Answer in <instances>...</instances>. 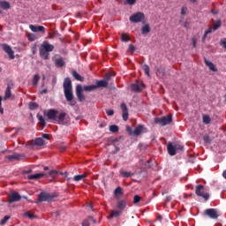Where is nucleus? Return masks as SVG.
<instances>
[{"instance_id":"39","label":"nucleus","mask_w":226,"mask_h":226,"mask_svg":"<svg viewBox=\"0 0 226 226\" xmlns=\"http://www.w3.org/2000/svg\"><path fill=\"white\" fill-rule=\"evenodd\" d=\"M222 26V20L218 19L213 26V31H216L219 27Z\"/></svg>"},{"instance_id":"46","label":"nucleus","mask_w":226,"mask_h":226,"mask_svg":"<svg viewBox=\"0 0 226 226\" xmlns=\"http://www.w3.org/2000/svg\"><path fill=\"white\" fill-rule=\"evenodd\" d=\"M76 96H77L79 102H84V100H86V97L84 96V94L82 93L76 94Z\"/></svg>"},{"instance_id":"48","label":"nucleus","mask_w":226,"mask_h":226,"mask_svg":"<svg viewBox=\"0 0 226 226\" xmlns=\"http://www.w3.org/2000/svg\"><path fill=\"white\" fill-rule=\"evenodd\" d=\"M36 40V35L34 34H28V41H34Z\"/></svg>"},{"instance_id":"1","label":"nucleus","mask_w":226,"mask_h":226,"mask_svg":"<svg viewBox=\"0 0 226 226\" xmlns=\"http://www.w3.org/2000/svg\"><path fill=\"white\" fill-rule=\"evenodd\" d=\"M63 87L65 100L69 102L71 107H75V105H77V102L73 100V88L72 87V79L70 78H65L64 79Z\"/></svg>"},{"instance_id":"61","label":"nucleus","mask_w":226,"mask_h":226,"mask_svg":"<svg viewBox=\"0 0 226 226\" xmlns=\"http://www.w3.org/2000/svg\"><path fill=\"white\" fill-rule=\"evenodd\" d=\"M126 131L128 132V133H132V127L127 126Z\"/></svg>"},{"instance_id":"45","label":"nucleus","mask_w":226,"mask_h":226,"mask_svg":"<svg viewBox=\"0 0 226 226\" xmlns=\"http://www.w3.org/2000/svg\"><path fill=\"white\" fill-rule=\"evenodd\" d=\"M140 200H142V197H140L139 195H135L133 197V204H139Z\"/></svg>"},{"instance_id":"32","label":"nucleus","mask_w":226,"mask_h":226,"mask_svg":"<svg viewBox=\"0 0 226 226\" xmlns=\"http://www.w3.org/2000/svg\"><path fill=\"white\" fill-rule=\"evenodd\" d=\"M37 118L41 126H47V122H45V118L43 117V116L38 114Z\"/></svg>"},{"instance_id":"27","label":"nucleus","mask_w":226,"mask_h":226,"mask_svg":"<svg viewBox=\"0 0 226 226\" xmlns=\"http://www.w3.org/2000/svg\"><path fill=\"white\" fill-rule=\"evenodd\" d=\"M151 33V27L149 26V24H146L141 28V34H147Z\"/></svg>"},{"instance_id":"12","label":"nucleus","mask_w":226,"mask_h":226,"mask_svg":"<svg viewBox=\"0 0 226 226\" xmlns=\"http://www.w3.org/2000/svg\"><path fill=\"white\" fill-rule=\"evenodd\" d=\"M57 110L51 109L48 111L47 117L48 119H50L51 121H57Z\"/></svg>"},{"instance_id":"56","label":"nucleus","mask_w":226,"mask_h":226,"mask_svg":"<svg viewBox=\"0 0 226 226\" xmlns=\"http://www.w3.org/2000/svg\"><path fill=\"white\" fill-rule=\"evenodd\" d=\"M192 47L193 49H195L197 47V38L192 37Z\"/></svg>"},{"instance_id":"53","label":"nucleus","mask_w":226,"mask_h":226,"mask_svg":"<svg viewBox=\"0 0 226 226\" xmlns=\"http://www.w3.org/2000/svg\"><path fill=\"white\" fill-rule=\"evenodd\" d=\"M203 140L204 142H207V144H209L211 142V139L207 135L203 137Z\"/></svg>"},{"instance_id":"40","label":"nucleus","mask_w":226,"mask_h":226,"mask_svg":"<svg viewBox=\"0 0 226 226\" xmlns=\"http://www.w3.org/2000/svg\"><path fill=\"white\" fill-rule=\"evenodd\" d=\"M121 40H122V41H130V35H128L127 34H124V33H123L122 34H121Z\"/></svg>"},{"instance_id":"30","label":"nucleus","mask_w":226,"mask_h":226,"mask_svg":"<svg viewBox=\"0 0 226 226\" xmlns=\"http://www.w3.org/2000/svg\"><path fill=\"white\" fill-rule=\"evenodd\" d=\"M87 177V174L84 173L82 175H76L73 177V181L79 182L82 181V179H86Z\"/></svg>"},{"instance_id":"49","label":"nucleus","mask_w":226,"mask_h":226,"mask_svg":"<svg viewBox=\"0 0 226 226\" xmlns=\"http://www.w3.org/2000/svg\"><path fill=\"white\" fill-rule=\"evenodd\" d=\"M49 176H50L51 177H56V176H57V170H52L49 172Z\"/></svg>"},{"instance_id":"29","label":"nucleus","mask_w":226,"mask_h":226,"mask_svg":"<svg viewBox=\"0 0 226 226\" xmlns=\"http://www.w3.org/2000/svg\"><path fill=\"white\" fill-rule=\"evenodd\" d=\"M55 64H56V66H58L59 68H63V66H64V60L63 59V57L56 58L55 60Z\"/></svg>"},{"instance_id":"64","label":"nucleus","mask_w":226,"mask_h":226,"mask_svg":"<svg viewBox=\"0 0 226 226\" xmlns=\"http://www.w3.org/2000/svg\"><path fill=\"white\" fill-rule=\"evenodd\" d=\"M222 177H224V179H226V170L222 172Z\"/></svg>"},{"instance_id":"34","label":"nucleus","mask_w":226,"mask_h":226,"mask_svg":"<svg viewBox=\"0 0 226 226\" xmlns=\"http://www.w3.org/2000/svg\"><path fill=\"white\" fill-rule=\"evenodd\" d=\"M112 77H116V73H110V72H108L105 74V77H104V80L109 84V81L110 80V79H112Z\"/></svg>"},{"instance_id":"62","label":"nucleus","mask_w":226,"mask_h":226,"mask_svg":"<svg viewBox=\"0 0 226 226\" xmlns=\"http://www.w3.org/2000/svg\"><path fill=\"white\" fill-rule=\"evenodd\" d=\"M170 200H172V198H170V196H168L166 198V202H170Z\"/></svg>"},{"instance_id":"58","label":"nucleus","mask_w":226,"mask_h":226,"mask_svg":"<svg viewBox=\"0 0 226 226\" xmlns=\"http://www.w3.org/2000/svg\"><path fill=\"white\" fill-rule=\"evenodd\" d=\"M107 116H112L114 114V109H106Z\"/></svg>"},{"instance_id":"22","label":"nucleus","mask_w":226,"mask_h":226,"mask_svg":"<svg viewBox=\"0 0 226 226\" xmlns=\"http://www.w3.org/2000/svg\"><path fill=\"white\" fill-rule=\"evenodd\" d=\"M72 77L75 79V80H78L79 82H84V77H82L77 71L72 72Z\"/></svg>"},{"instance_id":"3","label":"nucleus","mask_w":226,"mask_h":226,"mask_svg":"<svg viewBox=\"0 0 226 226\" xmlns=\"http://www.w3.org/2000/svg\"><path fill=\"white\" fill-rule=\"evenodd\" d=\"M195 193L197 197H201L205 201L209 200V192H206V187L204 185H196Z\"/></svg>"},{"instance_id":"54","label":"nucleus","mask_w":226,"mask_h":226,"mask_svg":"<svg viewBox=\"0 0 226 226\" xmlns=\"http://www.w3.org/2000/svg\"><path fill=\"white\" fill-rule=\"evenodd\" d=\"M220 45L226 49V38L220 41Z\"/></svg>"},{"instance_id":"42","label":"nucleus","mask_w":226,"mask_h":226,"mask_svg":"<svg viewBox=\"0 0 226 226\" xmlns=\"http://www.w3.org/2000/svg\"><path fill=\"white\" fill-rule=\"evenodd\" d=\"M38 50V44L34 43L31 46V52L33 54V56H34V54H36Z\"/></svg>"},{"instance_id":"15","label":"nucleus","mask_w":226,"mask_h":226,"mask_svg":"<svg viewBox=\"0 0 226 226\" xmlns=\"http://www.w3.org/2000/svg\"><path fill=\"white\" fill-rule=\"evenodd\" d=\"M29 28L33 33H45V27L43 26H34V25H30Z\"/></svg>"},{"instance_id":"5","label":"nucleus","mask_w":226,"mask_h":226,"mask_svg":"<svg viewBox=\"0 0 226 226\" xmlns=\"http://www.w3.org/2000/svg\"><path fill=\"white\" fill-rule=\"evenodd\" d=\"M56 194H50L47 192H41L38 195V199L36 201V204H39L40 202H50L53 199H56Z\"/></svg>"},{"instance_id":"52","label":"nucleus","mask_w":226,"mask_h":226,"mask_svg":"<svg viewBox=\"0 0 226 226\" xmlns=\"http://www.w3.org/2000/svg\"><path fill=\"white\" fill-rule=\"evenodd\" d=\"M128 50L129 52H132V54H133V52H135V46L133 44H130Z\"/></svg>"},{"instance_id":"26","label":"nucleus","mask_w":226,"mask_h":226,"mask_svg":"<svg viewBox=\"0 0 226 226\" xmlns=\"http://www.w3.org/2000/svg\"><path fill=\"white\" fill-rule=\"evenodd\" d=\"M66 117V113L65 112H62L58 115V117H56V120L58 124H63V123H64V118Z\"/></svg>"},{"instance_id":"36","label":"nucleus","mask_w":226,"mask_h":226,"mask_svg":"<svg viewBox=\"0 0 226 226\" xmlns=\"http://www.w3.org/2000/svg\"><path fill=\"white\" fill-rule=\"evenodd\" d=\"M120 174L123 177H131V176H133V173L124 170H120Z\"/></svg>"},{"instance_id":"16","label":"nucleus","mask_w":226,"mask_h":226,"mask_svg":"<svg viewBox=\"0 0 226 226\" xmlns=\"http://www.w3.org/2000/svg\"><path fill=\"white\" fill-rule=\"evenodd\" d=\"M22 158H24V155L17 153L6 156V159L9 160L10 162H13V160H22Z\"/></svg>"},{"instance_id":"41","label":"nucleus","mask_w":226,"mask_h":226,"mask_svg":"<svg viewBox=\"0 0 226 226\" xmlns=\"http://www.w3.org/2000/svg\"><path fill=\"white\" fill-rule=\"evenodd\" d=\"M143 70H144L145 74L147 75V77H151V75L149 73V71H150L149 65L144 64L143 65Z\"/></svg>"},{"instance_id":"28","label":"nucleus","mask_w":226,"mask_h":226,"mask_svg":"<svg viewBox=\"0 0 226 226\" xmlns=\"http://www.w3.org/2000/svg\"><path fill=\"white\" fill-rule=\"evenodd\" d=\"M96 90V85H90V86H84L83 91H86L87 93H90L91 91Z\"/></svg>"},{"instance_id":"43","label":"nucleus","mask_w":226,"mask_h":226,"mask_svg":"<svg viewBox=\"0 0 226 226\" xmlns=\"http://www.w3.org/2000/svg\"><path fill=\"white\" fill-rule=\"evenodd\" d=\"M203 123L205 124H209V123H211V117L207 115L203 116Z\"/></svg>"},{"instance_id":"20","label":"nucleus","mask_w":226,"mask_h":226,"mask_svg":"<svg viewBox=\"0 0 226 226\" xmlns=\"http://www.w3.org/2000/svg\"><path fill=\"white\" fill-rule=\"evenodd\" d=\"M117 209H119V211H124V209H126V200H122L118 201L117 204Z\"/></svg>"},{"instance_id":"9","label":"nucleus","mask_w":226,"mask_h":226,"mask_svg":"<svg viewBox=\"0 0 226 226\" xmlns=\"http://www.w3.org/2000/svg\"><path fill=\"white\" fill-rule=\"evenodd\" d=\"M204 215L209 216V218H212V220H216L218 218V213L215 208H208L205 210Z\"/></svg>"},{"instance_id":"63","label":"nucleus","mask_w":226,"mask_h":226,"mask_svg":"<svg viewBox=\"0 0 226 226\" xmlns=\"http://www.w3.org/2000/svg\"><path fill=\"white\" fill-rule=\"evenodd\" d=\"M0 114H4V109H3V106H0Z\"/></svg>"},{"instance_id":"38","label":"nucleus","mask_w":226,"mask_h":226,"mask_svg":"<svg viewBox=\"0 0 226 226\" xmlns=\"http://www.w3.org/2000/svg\"><path fill=\"white\" fill-rule=\"evenodd\" d=\"M38 82H40V75L35 74L33 78V86H38Z\"/></svg>"},{"instance_id":"23","label":"nucleus","mask_w":226,"mask_h":226,"mask_svg":"<svg viewBox=\"0 0 226 226\" xmlns=\"http://www.w3.org/2000/svg\"><path fill=\"white\" fill-rule=\"evenodd\" d=\"M91 222H93V223H96V220L93 218V216H88L86 220L83 221L82 226H89Z\"/></svg>"},{"instance_id":"44","label":"nucleus","mask_w":226,"mask_h":226,"mask_svg":"<svg viewBox=\"0 0 226 226\" xmlns=\"http://www.w3.org/2000/svg\"><path fill=\"white\" fill-rule=\"evenodd\" d=\"M29 109H30V110H36V109H38V103L30 102L29 103Z\"/></svg>"},{"instance_id":"31","label":"nucleus","mask_w":226,"mask_h":226,"mask_svg":"<svg viewBox=\"0 0 226 226\" xmlns=\"http://www.w3.org/2000/svg\"><path fill=\"white\" fill-rule=\"evenodd\" d=\"M0 8L3 10H10L11 5L7 1H0Z\"/></svg>"},{"instance_id":"2","label":"nucleus","mask_w":226,"mask_h":226,"mask_svg":"<svg viewBox=\"0 0 226 226\" xmlns=\"http://www.w3.org/2000/svg\"><path fill=\"white\" fill-rule=\"evenodd\" d=\"M54 49V45L50 44L47 41H44L39 48L40 57L45 61H48V59H50V52H53Z\"/></svg>"},{"instance_id":"47","label":"nucleus","mask_w":226,"mask_h":226,"mask_svg":"<svg viewBox=\"0 0 226 226\" xmlns=\"http://www.w3.org/2000/svg\"><path fill=\"white\" fill-rule=\"evenodd\" d=\"M157 72L163 77L165 75V67H158Z\"/></svg>"},{"instance_id":"25","label":"nucleus","mask_w":226,"mask_h":226,"mask_svg":"<svg viewBox=\"0 0 226 226\" xmlns=\"http://www.w3.org/2000/svg\"><path fill=\"white\" fill-rule=\"evenodd\" d=\"M144 131V125L142 124H139L133 131V135H136L137 137H139V135H140V133H142V132Z\"/></svg>"},{"instance_id":"17","label":"nucleus","mask_w":226,"mask_h":226,"mask_svg":"<svg viewBox=\"0 0 226 226\" xmlns=\"http://www.w3.org/2000/svg\"><path fill=\"white\" fill-rule=\"evenodd\" d=\"M44 145H45V140L43 139V138H37L34 141H32L31 147L34 148V146L41 147Z\"/></svg>"},{"instance_id":"24","label":"nucleus","mask_w":226,"mask_h":226,"mask_svg":"<svg viewBox=\"0 0 226 226\" xmlns=\"http://www.w3.org/2000/svg\"><path fill=\"white\" fill-rule=\"evenodd\" d=\"M41 177H45V173H36V174L28 176V179H34V180L41 179Z\"/></svg>"},{"instance_id":"55","label":"nucleus","mask_w":226,"mask_h":226,"mask_svg":"<svg viewBox=\"0 0 226 226\" xmlns=\"http://www.w3.org/2000/svg\"><path fill=\"white\" fill-rule=\"evenodd\" d=\"M127 4H130L131 6H133L135 3H137V0H126Z\"/></svg>"},{"instance_id":"7","label":"nucleus","mask_w":226,"mask_h":226,"mask_svg":"<svg viewBox=\"0 0 226 226\" xmlns=\"http://www.w3.org/2000/svg\"><path fill=\"white\" fill-rule=\"evenodd\" d=\"M13 86L14 84L12 80H9L7 82V88L5 89L4 100H8L11 98V89H13Z\"/></svg>"},{"instance_id":"4","label":"nucleus","mask_w":226,"mask_h":226,"mask_svg":"<svg viewBox=\"0 0 226 226\" xmlns=\"http://www.w3.org/2000/svg\"><path fill=\"white\" fill-rule=\"evenodd\" d=\"M155 124H160L161 126H167V124H170L172 123V115H168L162 117L154 118Z\"/></svg>"},{"instance_id":"6","label":"nucleus","mask_w":226,"mask_h":226,"mask_svg":"<svg viewBox=\"0 0 226 226\" xmlns=\"http://www.w3.org/2000/svg\"><path fill=\"white\" fill-rule=\"evenodd\" d=\"M129 20L131 22H134L135 24H139V22H144V20H146V15L140 11L136 12L129 18Z\"/></svg>"},{"instance_id":"35","label":"nucleus","mask_w":226,"mask_h":226,"mask_svg":"<svg viewBox=\"0 0 226 226\" xmlns=\"http://www.w3.org/2000/svg\"><path fill=\"white\" fill-rule=\"evenodd\" d=\"M109 132H111V133H117V132H119V126L116 124L110 125Z\"/></svg>"},{"instance_id":"50","label":"nucleus","mask_w":226,"mask_h":226,"mask_svg":"<svg viewBox=\"0 0 226 226\" xmlns=\"http://www.w3.org/2000/svg\"><path fill=\"white\" fill-rule=\"evenodd\" d=\"M10 216L5 215L0 222V225H4V223H6V222H8Z\"/></svg>"},{"instance_id":"8","label":"nucleus","mask_w":226,"mask_h":226,"mask_svg":"<svg viewBox=\"0 0 226 226\" xmlns=\"http://www.w3.org/2000/svg\"><path fill=\"white\" fill-rule=\"evenodd\" d=\"M2 49L4 51H5L6 54H8L10 59H15V51L11 49V47L8 44H2Z\"/></svg>"},{"instance_id":"19","label":"nucleus","mask_w":226,"mask_h":226,"mask_svg":"<svg viewBox=\"0 0 226 226\" xmlns=\"http://www.w3.org/2000/svg\"><path fill=\"white\" fill-rule=\"evenodd\" d=\"M204 63L207 66H208L210 72H218V69H216V66H215V64L212 62H209L205 58Z\"/></svg>"},{"instance_id":"18","label":"nucleus","mask_w":226,"mask_h":226,"mask_svg":"<svg viewBox=\"0 0 226 226\" xmlns=\"http://www.w3.org/2000/svg\"><path fill=\"white\" fill-rule=\"evenodd\" d=\"M123 215V211L121 210H111L109 215L108 216L109 220H112V218H119Z\"/></svg>"},{"instance_id":"51","label":"nucleus","mask_w":226,"mask_h":226,"mask_svg":"<svg viewBox=\"0 0 226 226\" xmlns=\"http://www.w3.org/2000/svg\"><path fill=\"white\" fill-rule=\"evenodd\" d=\"M82 93V85L76 86V94Z\"/></svg>"},{"instance_id":"37","label":"nucleus","mask_w":226,"mask_h":226,"mask_svg":"<svg viewBox=\"0 0 226 226\" xmlns=\"http://www.w3.org/2000/svg\"><path fill=\"white\" fill-rule=\"evenodd\" d=\"M114 195L115 197H117L118 195H123V188L121 187H117L114 191Z\"/></svg>"},{"instance_id":"60","label":"nucleus","mask_w":226,"mask_h":226,"mask_svg":"<svg viewBox=\"0 0 226 226\" xmlns=\"http://www.w3.org/2000/svg\"><path fill=\"white\" fill-rule=\"evenodd\" d=\"M26 216H27L30 219L34 218V216L33 215H31L30 213H26Z\"/></svg>"},{"instance_id":"21","label":"nucleus","mask_w":226,"mask_h":226,"mask_svg":"<svg viewBox=\"0 0 226 226\" xmlns=\"http://www.w3.org/2000/svg\"><path fill=\"white\" fill-rule=\"evenodd\" d=\"M107 86H109V83L105 81V79L97 80L95 84L96 89L100 87H107Z\"/></svg>"},{"instance_id":"14","label":"nucleus","mask_w":226,"mask_h":226,"mask_svg":"<svg viewBox=\"0 0 226 226\" xmlns=\"http://www.w3.org/2000/svg\"><path fill=\"white\" fill-rule=\"evenodd\" d=\"M122 117L124 121H128V107L125 103L121 104Z\"/></svg>"},{"instance_id":"10","label":"nucleus","mask_w":226,"mask_h":226,"mask_svg":"<svg viewBox=\"0 0 226 226\" xmlns=\"http://www.w3.org/2000/svg\"><path fill=\"white\" fill-rule=\"evenodd\" d=\"M22 199V196L19 192H13L9 194V204H12V202H19Z\"/></svg>"},{"instance_id":"11","label":"nucleus","mask_w":226,"mask_h":226,"mask_svg":"<svg viewBox=\"0 0 226 226\" xmlns=\"http://www.w3.org/2000/svg\"><path fill=\"white\" fill-rule=\"evenodd\" d=\"M131 89L134 91V93H140L142 89H144L143 83L136 82L131 85Z\"/></svg>"},{"instance_id":"57","label":"nucleus","mask_w":226,"mask_h":226,"mask_svg":"<svg viewBox=\"0 0 226 226\" xmlns=\"http://www.w3.org/2000/svg\"><path fill=\"white\" fill-rule=\"evenodd\" d=\"M186 11H188V8L182 7V9H181V15H186Z\"/></svg>"},{"instance_id":"13","label":"nucleus","mask_w":226,"mask_h":226,"mask_svg":"<svg viewBox=\"0 0 226 226\" xmlns=\"http://www.w3.org/2000/svg\"><path fill=\"white\" fill-rule=\"evenodd\" d=\"M168 153L170 156H175L177 153V146L172 145V143H169L167 146Z\"/></svg>"},{"instance_id":"59","label":"nucleus","mask_w":226,"mask_h":226,"mask_svg":"<svg viewBox=\"0 0 226 226\" xmlns=\"http://www.w3.org/2000/svg\"><path fill=\"white\" fill-rule=\"evenodd\" d=\"M42 139H46L47 140H49L50 138L49 137V134H42L41 135Z\"/></svg>"},{"instance_id":"33","label":"nucleus","mask_w":226,"mask_h":226,"mask_svg":"<svg viewBox=\"0 0 226 226\" xmlns=\"http://www.w3.org/2000/svg\"><path fill=\"white\" fill-rule=\"evenodd\" d=\"M211 33H213V28H208L205 31L204 35L201 40L202 43H204V41H206V38H207V34H211Z\"/></svg>"}]
</instances>
